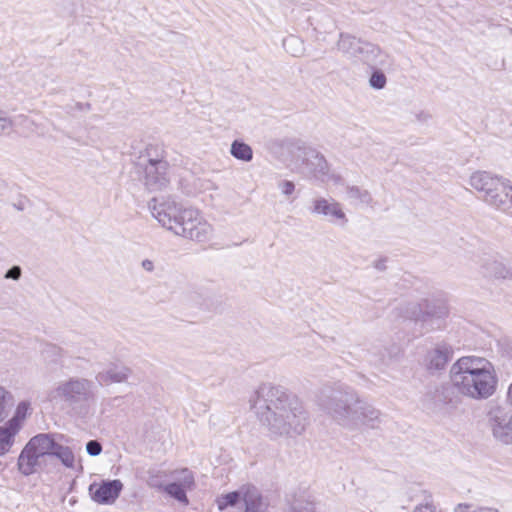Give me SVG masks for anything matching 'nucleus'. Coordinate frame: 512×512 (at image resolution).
Segmentation results:
<instances>
[{
	"instance_id": "f257e3e1",
	"label": "nucleus",
	"mask_w": 512,
	"mask_h": 512,
	"mask_svg": "<svg viewBox=\"0 0 512 512\" xmlns=\"http://www.w3.org/2000/svg\"><path fill=\"white\" fill-rule=\"evenodd\" d=\"M249 402L272 437H295L305 431L307 413L301 401L283 388L261 384Z\"/></svg>"
},
{
	"instance_id": "f03ea898",
	"label": "nucleus",
	"mask_w": 512,
	"mask_h": 512,
	"mask_svg": "<svg viewBox=\"0 0 512 512\" xmlns=\"http://www.w3.org/2000/svg\"><path fill=\"white\" fill-rule=\"evenodd\" d=\"M148 207L158 223L177 236L196 242H206L212 237L213 227L198 209L185 207L170 198H153Z\"/></svg>"
},
{
	"instance_id": "7ed1b4c3",
	"label": "nucleus",
	"mask_w": 512,
	"mask_h": 512,
	"mask_svg": "<svg viewBox=\"0 0 512 512\" xmlns=\"http://www.w3.org/2000/svg\"><path fill=\"white\" fill-rule=\"evenodd\" d=\"M449 379L453 389L470 400H486L497 387V376L490 361L478 356H463L450 367Z\"/></svg>"
},
{
	"instance_id": "20e7f679",
	"label": "nucleus",
	"mask_w": 512,
	"mask_h": 512,
	"mask_svg": "<svg viewBox=\"0 0 512 512\" xmlns=\"http://www.w3.org/2000/svg\"><path fill=\"white\" fill-rule=\"evenodd\" d=\"M324 408L336 424L349 431L374 429L381 423V412L350 387L333 391Z\"/></svg>"
},
{
	"instance_id": "39448f33",
	"label": "nucleus",
	"mask_w": 512,
	"mask_h": 512,
	"mask_svg": "<svg viewBox=\"0 0 512 512\" xmlns=\"http://www.w3.org/2000/svg\"><path fill=\"white\" fill-rule=\"evenodd\" d=\"M49 399L60 403L72 414L85 417L95 401L94 383L83 377L60 381L49 393Z\"/></svg>"
},
{
	"instance_id": "423d86ee",
	"label": "nucleus",
	"mask_w": 512,
	"mask_h": 512,
	"mask_svg": "<svg viewBox=\"0 0 512 512\" xmlns=\"http://www.w3.org/2000/svg\"><path fill=\"white\" fill-rule=\"evenodd\" d=\"M469 184L485 203L512 215V185L509 180L487 171H476L471 174Z\"/></svg>"
},
{
	"instance_id": "0eeeda50",
	"label": "nucleus",
	"mask_w": 512,
	"mask_h": 512,
	"mask_svg": "<svg viewBox=\"0 0 512 512\" xmlns=\"http://www.w3.org/2000/svg\"><path fill=\"white\" fill-rule=\"evenodd\" d=\"M56 441L50 434H38L26 444L18 458V468L23 475H31L40 465V459L53 454Z\"/></svg>"
},
{
	"instance_id": "6e6552de",
	"label": "nucleus",
	"mask_w": 512,
	"mask_h": 512,
	"mask_svg": "<svg viewBox=\"0 0 512 512\" xmlns=\"http://www.w3.org/2000/svg\"><path fill=\"white\" fill-rule=\"evenodd\" d=\"M487 426L493 439L502 445H512V409L496 406L487 414Z\"/></svg>"
},
{
	"instance_id": "1a4fd4ad",
	"label": "nucleus",
	"mask_w": 512,
	"mask_h": 512,
	"mask_svg": "<svg viewBox=\"0 0 512 512\" xmlns=\"http://www.w3.org/2000/svg\"><path fill=\"white\" fill-rule=\"evenodd\" d=\"M310 212L316 216L323 217L334 225L344 227L348 223V218L342 205L334 198H314L311 201Z\"/></svg>"
},
{
	"instance_id": "9d476101",
	"label": "nucleus",
	"mask_w": 512,
	"mask_h": 512,
	"mask_svg": "<svg viewBox=\"0 0 512 512\" xmlns=\"http://www.w3.org/2000/svg\"><path fill=\"white\" fill-rule=\"evenodd\" d=\"M172 477L175 481L165 485L163 490L181 504L187 505L189 502L187 490L192 489L194 486L193 473L189 469L184 468L173 472Z\"/></svg>"
},
{
	"instance_id": "9b49d317",
	"label": "nucleus",
	"mask_w": 512,
	"mask_h": 512,
	"mask_svg": "<svg viewBox=\"0 0 512 512\" xmlns=\"http://www.w3.org/2000/svg\"><path fill=\"white\" fill-rule=\"evenodd\" d=\"M166 152L161 145L149 144L140 152L136 162V169L149 166V172H162L169 169V163L165 160Z\"/></svg>"
},
{
	"instance_id": "f8f14e48",
	"label": "nucleus",
	"mask_w": 512,
	"mask_h": 512,
	"mask_svg": "<svg viewBox=\"0 0 512 512\" xmlns=\"http://www.w3.org/2000/svg\"><path fill=\"white\" fill-rule=\"evenodd\" d=\"M123 489V483L118 480H106L100 484L92 483L89 486V493L93 501L98 504H114Z\"/></svg>"
},
{
	"instance_id": "ddd939ff",
	"label": "nucleus",
	"mask_w": 512,
	"mask_h": 512,
	"mask_svg": "<svg viewBox=\"0 0 512 512\" xmlns=\"http://www.w3.org/2000/svg\"><path fill=\"white\" fill-rule=\"evenodd\" d=\"M453 348L449 344L439 343L428 350L423 364L429 373H436L446 368V365L453 357Z\"/></svg>"
},
{
	"instance_id": "4468645a",
	"label": "nucleus",
	"mask_w": 512,
	"mask_h": 512,
	"mask_svg": "<svg viewBox=\"0 0 512 512\" xmlns=\"http://www.w3.org/2000/svg\"><path fill=\"white\" fill-rule=\"evenodd\" d=\"M479 265L480 273L486 278L507 279L512 277L511 269L494 256L482 257Z\"/></svg>"
},
{
	"instance_id": "2eb2a0df",
	"label": "nucleus",
	"mask_w": 512,
	"mask_h": 512,
	"mask_svg": "<svg viewBox=\"0 0 512 512\" xmlns=\"http://www.w3.org/2000/svg\"><path fill=\"white\" fill-rule=\"evenodd\" d=\"M303 164L305 165L306 172L312 174L314 177L325 180L328 174V164L324 156L314 149H307L304 151Z\"/></svg>"
},
{
	"instance_id": "dca6fc26",
	"label": "nucleus",
	"mask_w": 512,
	"mask_h": 512,
	"mask_svg": "<svg viewBox=\"0 0 512 512\" xmlns=\"http://www.w3.org/2000/svg\"><path fill=\"white\" fill-rule=\"evenodd\" d=\"M132 371L121 364H110L96 375V380L101 385L125 382Z\"/></svg>"
},
{
	"instance_id": "f3484780",
	"label": "nucleus",
	"mask_w": 512,
	"mask_h": 512,
	"mask_svg": "<svg viewBox=\"0 0 512 512\" xmlns=\"http://www.w3.org/2000/svg\"><path fill=\"white\" fill-rule=\"evenodd\" d=\"M148 170L149 166L139 168L137 173L149 191H160L168 186L170 182L169 169H164L162 172L151 171V173Z\"/></svg>"
},
{
	"instance_id": "a211bd4d",
	"label": "nucleus",
	"mask_w": 512,
	"mask_h": 512,
	"mask_svg": "<svg viewBox=\"0 0 512 512\" xmlns=\"http://www.w3.org/2000/svg\"><path fill=\"white\" fill-rule=\"evenodd\" d=\"M316 502L314 497L307 491H300L292 494L287 499L286 512H315Z\"/></svg>"
},
{
	"instance_id": "6ab92c4d",
	"label": "nucleus",
	"mask_w": 512,
	"mask_h": 512,
	"mask_svg": "<svg viewBox=\"0 0 512 512\" xmlns=\"http://www.w3.org/2000/svg\"><path fill=\"white\" fill-rule=\"evenodd\" d=\"M364 45L365 41L344 33L340 34V38L337 42V48L340 52L349 58L358 60L361 58Z\"/></svg>"
},
{
	"instance_id": "aec40b11",
	"label": "nucleus",
	"mask_w": 512,
	"mask_h": 512,
	"mask_svg": "<svg viewBox=\"0 0 512 512\" xmlns=\"http://www.w3.org/2000/svg\"><path fill=\"white\" fill-rule=\"evenodd\" d=\"M242 500L245 504V512H265L267 510L268 503L256 487H243Z\"/></svg>"
},
{
	"instance_id": "412c9836",
	"label": "nucleus",
	"mask_w": 512,
	"mask_h": 512,
	"mask_svg": "<svg viewBox=\"0 0 512 512\" xmlns=\"http://www.w3.org/2000/svg\"><path fill=\"white\" fill-rule=\"evenodd\" d=\"M387 58V54L382 52L378 46L365 42L360 61L370 65L371 67H377L386 65Z\"/></svg>"
},
{
	"instance_id": "4be33fe9",
	"label": "nucleus",
	"mask_w": 512,
	"mask_h": 512,
	"mask_svg": "<svg viewBox=\"0 0 512 512\" xmlns=\"http://www.w3.org/2000/svg\"><path fill=\"white\" fill-rule=\"evenodd\" d=\"M17 419H11L8 427L0 428V456L8 453L14 443V437L18 433Z\"/></svg>"
},
{
	"instance_id": "5701e85b",
	"label": "nucleus",
	"mask_w": 512,
	"mask_h": 512,
	"mask_svg": "<svg viewBox=\"0 0 512 512\" xmlns=\"http://www.w3.org/2000/svg\"><path fill=\"white\" fill-rule=\"evenodd\" d=\"M29 118L25 115L9 116L6 111L0 109V136L9 135L18 124H26Z\"/></svg>"
},
{
	"instance_id": "b1692460",
	"label": "nucleus",
	"mask_w": 512,
	"mask_h": 512,
	"mask_svg": "<svg viewBox=\"0 0 512 512\" xmlns=\"http://www.w3.org/2000/svg\"><path fill=\"white\" fill-rule=\"evenodd\" d=\"M231 155L241 161L250 162L253 159L252 148L241 140H234L230 147Z\"/></svg>"
},
{
	"instance_id": "393cba45",
	"label": "nucleus",
	"mask_w": 512,
	"mask_h": 512,
	"mask_svg": "<svg viewBox=\"0 0 512 512\" xmlns=\"http://www.w3.org/2000/svg\"><path fill=\"white\" fill-rule=\"evenodd\" d=\"M346 194L349 200L360 204L370 205L372 197L367 190L361 189L358 186H347Z\"/></svg>"
},
{
	"instance_id": "a878e982",
	"label": "nucleus",
	"mask_w": 512,
	"mask_h": 512,
	"mask_svg": "<svg viewBox=\"0 0 512 512\" xmlns=\"http://www.w3.org/2000/svg\"><path fill=\"white\" fill-rule=\"evenodd\" d=\"M52 456H56L64 466L68 468L74 467L75 456L69 447L56 443Z\"/></svg>"
},
{
	"instance_id": "bb28decb",
	"label": "nucleus",
	"mask_w": 512,
	"mask_h": 512,
	"mask_svg": "<svg viewBox=\"0 0 512 512\" xmlns=\"http://www.w3.org/2000/svg\"><path fill=\"white\" fill-rule=\"evenodd\" d=\"M13 406V396L0 386V422L7 418Z\"/></svg>"
},
{
	"instance_id": "cd10ccee",
	"label": "nucleus",
	"mask_w": 512,
	"mask_h": 512,
	"mask_svg": "<svg viewBox=\"0 0 512 512\" xmlns=\"http://www.w3.org/2000/svg\"><path fill=\"white\" fill-rule=\"evenodd\" d=\"M283 46L288 53L295 57L302 55L304 52L303 42L295 36L284 39Z\"/></svg>"
},
{
	"instance_id": "c85d7f7f",
	"label": "nucleus",
	"mask_w": 512,
	"mask_h": 512,
	"mask_svg": "<svg viewBox=\"0 0 512 512\" xmlns=\"http://www.w3.org/2000/svg\"><path fill=\"white\" fill-rule=\"evenodd\" d=\"M243 488L240 491H234L220 496L217 499V505L220 510H224L228 506H234L240 498H242Z\"/></svg>"
},
{
	"instance_id": "c756f323",
	"label": "nucleus",
	"mask_w": 512,
	"mask_h": 512,
	"mask_svg": "<svg viewBox=\"0 0 512 512\" xmlns=\"http://www.w3.org/2000/svg\"><path fill=\"white\" fill-rule=\"evenodd\" d=\"M370 85L375 89H382L386 85V76L381 71H375L370 77Z\"/></svg>"
},
{
	"instance_id": "7c9ffc66",
	"label": "nucleus",
	"mask_w": 512,
	"mask_h": 512,
	"mask_svg": "<svg viewBox=\"0 0 512 512\" xmlns=\"http://www.w3.org/2000/svg\"><path fill=\"white\" fill-rule=\"evenodd\" d=\"M426 313L428 316H431V317L444 318L448 315L449 310H448V307L444 303H440L438 306L429 308Z\"/></svg>"
},
{
	"instance_id": "2f4dec72",
	"label": "nucleus",
	"mask_w": 512,
	"mask_h": 512,
	"mask_svg": "<svg viewBox=\"0 0 512 512\" xmlns=\"http://www.w3.org/2000/svg\"><path fill=\"white\" fill-rule=\"evenodd\" d=\"M86 451L90 456H98L102 452V445L97 440H90L86 444Z\"/></svg>"
},
{
	"instance_id": "473e14b6",
	"label": "nucleus",
	"mask_w": 512,
	"mask_h": 512,
	"mask_svg": "<svg viewBox=\"0 0 512 512\" xmlns=\"http://www.w3.org/2000/svg\"><path fill=\"white\" fill-rule=\"evenodd\" d=\"M21 276H22V269L18 265L11 267L4 274L5 279H11V280H15V281H18L21 278Z\"/></svg>"
},
{
	"instance_id": "72a5a7b5",
	"label": "nucleus",
	"mask_w": 512,
	"mask_h": 512,
	"mask_svg": "<svg viewBox=\"0 0 512 512\" xmlns=\"http://www.w3.org/2000/svg\"><path fill=\"white\" fill-rule=\"evenodd\" d=\"M28 404L26 402H21L17 408L15 416L12 419H17L18 427L20 428V420L23 419L27 413Z\"/></svg>"
},
{
	"instance_id": "f704fd0d",
	"label": "nucleus",
	"mask_w": 512,
	"mask_h": 512,
	"mask_svg": "<svg viewBox=\"0 0 512 512\" xmlns=\"http://www.w3.org/2000/svg\"><path fill=\"white\" fill-rule=\"evenodd\" d=\"M278 187L281 190V192L286 196L291 195L295 190V184L292 181L288 180L280 182Z\"/></svg>"
},
{
	"instance_id": "c9c22d12",
	"label": "nucleus",
	"mask_w": 512,
	"mask_h": 512,
	"mask_svg": "<svg viewBox=\"0 0 512 512\" xmlns=\"http://www.w3.org/2000/svg\"><path fill=\"white\" fill-rule=\"evenodd\" d=\"M147 484L152 488H158V489H164V484L160 480L159 476L157 474H154L150 472V475L147 480Z\"/></svg>"
},
{
	"instance_id": "e433bc0d",
	"label": "nucleus",
	"mask_w": 512,
	"mask_h": 512,
	"mask_svg": "<svg viewBox=\"0 0 512 512\" xmlns=\"http://www.w3.org/2000/svg\"><path fill=\"white\" fill-rule=\"evenodd\" d=\"M413 512H436V506L432 502L417 505Z\"/></svg>"
},
{
	"instance_id": "4c0bfd02",
	"label": "nucleus",
	"mask_w": 512,
	"mask_h": 512,
	"mask_svg": "<svg viewBox=\"0 0 512 512\" xmlns=\"http://www.w3.org/2000/svg\"><path fill=\"white\" fill-rule=\"evenodd\" d=\"M472 508L471 503H459L454 507L453 512H472Z\"/></svg>"
},
{
	"instance_id": "58836bf2",
	"label": "nucleus",
	"mask_w": 512,
	"mask_h": 512,
	"mask_svg": "<svg viewBox=\"0 0 512 512\" xmlns=\"http://www.w3.org/2000/svg\"><path fill=\"white\" fill-rule=\"evenodd\" d=\"M141 266L144 270L152 272L154 270V264L151 260L145 259L142 261Z\"/></svg>"
},
{
	"instance_id": "ea45409f",
	"label": "nucleus",
	"mask_w": 512,
	"mask_h": 512,
	"mask_svg": "<svg viewBox=\"0 0 512 512\" xmlns=\"http://www.w3.org/2000/svg\"><path fill=\"white\" fill-rule=\"evenodd\" d=\"M374 267L379 270L383 271L386 269V258L378 259L374 262Z\"/></svg>"
},
{
	"instance_id": "a19ab883",
	"label": "nucleus",
	"mask_w": 512,
	"mask_h": 512,
	"mask_svg": "<svg viewBox=\"0 0 512 512\" xmlns=\"http://www.w3.org/2000/svg\"><path fill=\"white\" fill-rule=\"evenodd\" d=\"M327 22H328V26L325 28V32H328L331 30V28L333 27V22H332V19L329 17V16H325Z\"/></svg>"
},
{
	"instance_id": "79ce46f5",
	"label": "nucleus",
	"mask_w": 512,
	"mask_h": 512,
	"mask_svg": "<svg viewBox=\"0 0 512 512\" xmlns=\"http://www.w3.org/2000/svg\"><path fill=\"white\" fill-rule=\"evenodd\" d=\"M472 512H486V506H474Z\"/></svg>"
}]
</instances>
